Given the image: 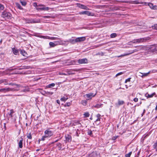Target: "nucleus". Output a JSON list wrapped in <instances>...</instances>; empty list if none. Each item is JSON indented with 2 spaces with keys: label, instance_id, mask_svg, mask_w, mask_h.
Returning <instances> with one entry per match:
<instances>
[{
  "label": "nucleus",
  "instance_id": "774afa93",
  "mask_svg": "<svg viewBox=\"0 0 157 157\" xmlns=\"http://www.w3.org/2000/svg\"><path fill=\"white\" fill-rule=\"evenodd\" d=\"M22 91L25 92V90H22Z\"/></svg>",
  "mask_w": 157,
  "mask_h": 157
},
{
  "label": "nucleus",
  "instance_id": "f257e3e1",
  "mask_svg": "<svg viewBox=\"0 0 157 157\" xmlns=\"http://www.w3.org/2000/svg\"><path fill=\"white\" fill-rule=\"evenodd\" d=\"M146 48V47L145 46H140L138 47V49H135L134 50H133L131 51H129V53H125L124 55H121L120 56H127L131 54H132V53L136 52L138 51L139 50H141L142 49L145 48ZM120 57V56H119Z\"/></svg>",
  "mask_w": 157,
  "mask_h": 157
},
{
  "label": "nucleus",
  "instance_id": "39448f33",
  "mask_svg": "<svg viewBox=\"0 0 157 157\" xmlns=\"http://www.w3.org/2000/svg\"><path fill=\"white\" fill-rule=\"evenodd\" d=\"M44 134L45 136L47 137H50L53 135V133L49 129L46 130L44 132Z\"/></svg>",
  "mask_w": 157,
  "mask_h": 157
},
{
  "label": "nucleus",
  "instance_id": "412c9836",
  "mask_svg": "<svg viewBox=\"0 0 157 157\" xmlns=\"http://www.w3.org/2000/svg\"><path fill=\"white\" fill-rule=\"evenodd\" d=\"M13 53L15 55H17L18 53V51L15 48H12V49Z\"/></svg>",
  "mask_w": 157,
  "mask_h": 157
},
{
  "label": "nucleus",
  "instance_id": "a18cd8bd",
  "mask_svg": "<svg viewBox=\"0 0 157 157\" xmlns=\"http://www.w3.org/2000/svg\"><path fill=\"white\" fill-rule=\"evenodd\" d=\"M123 74V72H119V73H117V74H116V77H117V76H118L119 75H122Z\"/></svg>",
  "mask_w": 157,
  "mask_h": 157
},
{
  "label": "nucleus",
  "instance_id": "4c0bfd02",
  "mask_svg": "<svg viewBox=\"0 0 157 157\" xmlns=\"http://www.w3.org/2000/svg\"><path fill=\"white\" fill-rule=\"evenodd\" d=\"M50 39L52 40H58L59 39V38L56 37H51L49 38Z\"/></svg>",
  "mask_w": 157,
  "mask_h": 157
},
{
  "label": "nucleus",
  "instance_id": "423d86ee",
  "mask_svg": "<svg viewBox=\"0 0 157 157\" xmlns=\"http://www.w3.org/2000/svg\"><path fill=\"white\" fill-rule=\"evenodd\" d=\"M78 63L80 64H86L88 63V60L86 58L79 59L78 61Z\"/></svg>",
  "mask_w": 157,
  "mask_h": 157
},
{
  "label": "nucleus",
  "instance_id": "7c9ffc66",
  "mask_svg": "<svg viewBox=\"0 0 157 157\" xmlns=\"http://www.w3.org/2000/svg\"><path fill=\"white\" fill-rule=\"evenodd\" d=\"M131 2H129V3H132V4H138L140 3L141 2H139L137 1H131Z\"/></svg>",
  "mask_w": 157,
  "mask_h": 157
},
{
  "label": "nucleus",
  "instance_id": "a878e982",
  "mask_svg": "<svg viewBox=\"0 0 157 157\" xmlns=\"http://www.w3.org/2000/svg\"><path fill=\"white\" fill-rule=\"evenodd\" d=\"M49 44L51 47H53L56 46L57 44H55L54 43L52 42H50L49 43Z\"/></svg>",
  "mask_w": 157,
  "mask_h": 157
},
{
  "label": "nucleus",
  "instance_id": "f8f14e48",
  "mask_svg": "<svg viewBox=\"0 0 157 157\" xmlns=\"http://www.w3.org/2000/svg\"><path fill=\"white\" fill-rule=\"evenodd\" d=\"M148 6H149L153 10H155L157 9V6H153V4L151 3H148Z\"/></svg>",
  "mask_w": 157,
  "mask_h": 157
},
{
  "label": "nucleus",
  "instance_id": "69168bd1",
  "mask_svg": "<svg viewBox=\"0 0 157 157\" xmlns=\"http://www.w3.org/2000/svg\"><path fill=\"white\" fill-rule=\"evenodd\" d=\"M72 61L74 63H75V60H73Z\"/></svg>",
  "mask_w": 157,
  "mask_h": 157
},
{
  "label": "nucleus",
  "instance_id": "bf43d9fd",
  "mask_svg": "<svg viewBox=\"0 0 157 157\" xmlns=\"http://www.w3.org/2000/svg\"><path fill=\"white\" fill-rule=\"evenodd\" d=\"M154 146L155 147H157V143H156V144H155Z\"/></svg>",
  "mask_w": 157,
  "mask_h": 157
},
{
  "label": "nucleus",
  "instance_id": "2f4dec72",
  "mask_svg": "<svg viewBox=\"0 0 157 157\" xmlns=\"http://www.w3.org/2000/svg\"><path fill=\"white\" fill-rule=\"evenodd\" d=\"M117 34L116 33H113L111 34L110 37L111 38H114L117 36Z\"/></svg>",
  "mask_w": 157,
  "mask_h": 157
},
{
  "label": "nucleus",
  "instance_id": "4be33fe9",
  "mask_svg": "<svg viewBox=\"0 0 157 157\" xmlns=\"http://www.w3.org/2000/svg\"><path fill=\"white\" fill-rule=\"evenodd\" d=\"M124 103V101H121L119 100L118 101V103L117 104H116L117 105L119 106L123 104Z\"/></svg>",
  "mask_w": 157,
  "mask_h": 157
},
{
  "label": "nucleus",
  "instance_id": "a211bd4d",
  "mask_svg": "<svg viewBox=\"0 0 157 157\" xmlns=\"http://www.w3.org/2000/svg\"><path fill=\"white\" fill-rule=\"evenodd\" d=\"M23 139L22 138H21L19 142H18L19 147L20 148H22L23 146Z\"/></svg>",
  "mask_w": 157,
  "mask_h": 157
},
{
  "label": "nucleus",
  "instance_id": "7ed1b4c3",
  "mask_svg": "<svg viewBox=\"0 0 157 157\" xmlns=\"http://www.w3.org/2000/svg\"><path fill=\"white\" fill-rule=\"evenodd\" d=\"M11 14L9 12L4 11L2 14V17L5 19H10L11 18Z\"/></svg>",
  "mask_w": 157,
  "mask_h": 157
},
{
  "label": "nucleus",
  "instance_id": "f704fd0d",
  "mask_svg": "<svg viewBox=\"0 0 157 157\" xmlns=\"http://www.w3.org/2000/svg\"><path fill=\"white\" fill-rule=\"evenodd\" d=\"M4 9V7L3 5L0 4V10H3Z\"/></svg>",
  "mask_w": 157,
  "mask_h": 157
},
{
  "label": "nucleus",
  "instance_id": "9b49d317",
  "mask_svg": "<svg viewBox=\"0 0 157 157\" xmlns=\"http://www.w3.org/2000/svg\"><path fill=\"white\" fill-rule=\"evenodd\" d=\"M96 95V94L94 95V94L93 93H90L86 94V96L87 98H88V100H89L91 99L92 97H94Z\"/></svg>",
  "mask_w": 157,
  "mask_h": 157
},
{
  "label": "nucleus",
  "instance_id": "e433bc0d",
  "mask_svg": "<svg viewBox=\"0 0 157 157\" xmlns=\"http://www.w3.org/2000/svg\"><path fill=\"white\" fill-rule=\"evenodd\" d=\"M27 137L29 139H32V137L31 135V133H29L27 134Z\"/></svg>",
  "mask_w": 157,
  "mask_h": 157
},
{
  "label": "nucleus",
  "instance_id": "c756f323",
  "mask_svg": "<svg viewBox=\"0 0 157 157\" xmlns=\"http://www.w3.org/2000/svg\"><path fill=\"white\" fill-rule=\"evenodd\" d=\"M68 98L67 97H64L63 98H61L60 100L61 101H65L66 100H67L68 99Z\"/></svg>",
  "mask_w": 157,
  "mask_h": 157
},
{
  "label": "nucleus",
  "instance_id": "b1692460",
  "mask_svg": "<svg viewBox=\"0 0 157 157\" xmlns=\"http://www.w3.org/2000/svg\"><path fill=\"white\" fill-rule=\"evenodd\" d=\"M16 6L19 9L22 10L23 8L21 7L20 4L18 2H16L15 3Z\"/></svg>",
  "mask_w": 157,
  "mask_h": 157
},
{
  "label": "nucleus",
  "instance_id": "37998d69",
  "mask_svg": "<svg viewBox=\"0 0 157 157\" xmlns=\"http://www.w3.org/2000/svg\"><path fill=\"white\" fill-rule=\"evenodd\" d=\"M42 17L44 18H49L51 17L50 16H43Z\"/></svg>",
  "mask_w": 157,
  "mask_h": 157
},
{
  "label": "nucleus",
  "instance_id": "052dcab7",
  "mask_svg": "<svg viewBox=\"0 0 157 157\" xmlns=\"http://www.w3.org/2000/svg\"><path fill=\"white\" fill-rule=\"evenodd\" d=\"M13 69H9L8 70L10 71H11Z\"/></svg>",
  "mask_w": 157,
  "mask_h": 157
},
{
  "label": "nucleus",
  "instance_id": "79ce46f5",
  "mask_svg": "<svg viewBox=\"0 0 157 157\" xmlns=\"http://www.w3.org/2000/svg\"><path fill=\"white\" fill-rule=\"evenodd\" d=\"M152 28L153 29L157 30V24L155 25L154 26H152Z\"/></svg>",
  "mask_w": 157,
  "mask_h": 157
},
{
  "label": "nucleus",
  "instance_id": "a19ab883",
  "mask_svg": "<svg viewBox=\"0 0 157 157\" xmlns=\"http://www.w3.org/2000/svg\"><path fill=\"white\" fill-rule=\"evenodd\" d=\"M84 115L86 117H88L89 116L90 114L88 113H84Z\"/></svg>",
  "mask_w": 157,
  "mask_h": 157
},
{
  "label": "nucleus",
  "instance_id": "4d7b16f0",
  "mask_svg": "<svg viewBox=\"0 0 157 157\" xmlns=\"http://www.w3.org/2000/svg\"><path fill=\"white\" fill-rule=\"evenodd\" d=\"M145 109H144V111H143V113H142V116L144 114V113H145Z\"/></svg>",
  "mask_w": 157,
  "mask_h": 157
},
{
  "label": "nucleus",
  "instance_id": "6ab92c4d",
  "mask_svg": "<svg viewBox=\"0 0 157 157\" xmlns=\"http://www.w3.org/2000/svg\"><path fill=\"white\" fill-rule=\"evenodd\" d=\"M9 85H11L12 86H16L14 88H16V89H18V90H19V88L20 87V86L19 85H18V84H15L12 83H10L9 84Z\"/></svg>",
  "mask_w": 157,
  "mask_h": 157
},
{
  "label": "nucleus",
  "instance_id": "6e6552de",
  "mask_svg": "<svg viewBox=\"0 0 157 157\" xmlns=\"http://www.w3.org/2000/svg\"><path fill=\"white\" fill-rule=\"evenodd\" d=\"M80 14H86L88 16H93L94 15V14L93 13H91L90 12L87 11H85L81 12L80 13Z\"/></svg>",
  "mask_w": 157,
  "mask_h": 157
},
{
  "label": "nucleus",
  "instance_id": "473e14b6",
  "mask_svg": "<svg viewBox=\"0 0 157 157\" xmlns=\"http://www.w3.org/2000/svg\"><path fill=\"white\" fill-rule=\"evenodd\" d=\"M20 2L23 6H25L26 5V3L25 1H21Z\"/></svg>",
  "mask_w": 157,
  "mask_h": 157
},
{
  "label": "nucleus",
  "instance_id": "f3484780",
  "mask_svg": "<svg viewBox=\"0 0 157 157\" xmlns=\"http://www.w3.org/2000/svg\"><path fill=\"white\" fill-rule=\"evenodd\" d=\"M156 45H153L151 46L150 48V51L152 52H156Z\"/></svg>",
  "mask_w": 157,
  "mask_h": 157
},
{
  "label": "nucleus",
  "instance_id": "c9c22d12",
  "mask_svg": "<svg viewBox=\"0 0 157 157\" xmlns=\"http://www.w3.org/2000/svg\"><path fill=\"white\" fill-rule=\"evenodd\" d=\"M87 101L85 100L84 101H82V103L83 105L85 106L86 105Z\"/></svg>",
  "mask_w": 157,
  "mask_h": 157
},
{
  "label": "nucleus",
  "instance_id": "20e7f679",
  "mask_svg": "<svg viewBox=\"0 0 157 157\" xmlns=\"http://www.w3.org/2000/svg\"><path fill=\"white\" fill-rule=\"evenodd\" d=\"M38 7H36V9L37 10H43L45 11H48L49 10V8L48 7H45L44 5L39 4L38 5Z\"/></svg>",
  "mask_w": 157,
  "mask_h": 157
},
{
  "label": "nucleus",
  "instance_id": "8fccbe9b",
  "mask_svg": "<svg viewBox=\"0 0 157 157\" xmlns=\"http://www.w3.org/2000/svg\"><path fill=\"white\" fill-rule=\"evenodd\" d=\"M141 4H143L145 6H147L148 5V3H147L146 2H141Z\"/></svg>",
  "mask_w": 157,
  "mask_h": 157
},
{
  "label": "nucleus",
  "instance_id": "0e129e2a",
  "mask_svg": "<svg viewBox=\"0 0 157 157\" xmlns=\"http://www.w3.org/2000/svg\"><path fill=\"white\" fill-rule=\"evenodd\" d=\"M155 110H157V105H156L155 108Z\"/></svg>",
  "mask_w": 157,
  "mask_h": 157
},
{
  "label": "nucleus",
  "instance_id": "c03bdc74",
  "mask_svg": "<svg viewBox=\"0 0 157 157\" xmlns=\"http://www.w3.org/2000/svg\"><path fill=\"white\" fill-rule=\"evenodd\" d=\"M132 44H133V40L131 41H129V42H128V45H132Z\"/></svg>",
  "mask_w": 157,
  "mask_h": 157
},
{
  "label": "nucleus",
  "instance_id": "2eb2a0df",
  "mask_svg": "<svg viewBox=\"0 0 157 157\" xmlns=\"http://www.w3.org/2000/svg\"><path fill=\"white\" fill-rule=\"evenodd\" d=\"M66 140L68 142H70L71 140V136L69 135H67L65 136Z\"/></svg>",
  "mask_w": 157,
  "mask_h": 157
},
{
  "label": "nucleus",
  "instance_id": "dca6fc26",
  "mask_svg": "<svg viewBox=\"0 0 157 157\" xmlns=\"http://www.w3.org/2000/svg\"><path fill=\"white\" fill-rule=\"evenodd\" d=\"M155 94V93H153L152 94L150 95L147 93H146L145 94V96L147 98H152L154 95Z\"/></svg>",
  "mask_w": 157,
  "mask_h": 157
},
{
  "label": "nucleus",
  "instance_id": "864d4df0",
  "mask_svg": "<svg viewBox=\"0 0 157 157\" xmlns=\"http://www.w3.org/2000/svg\"><path fill=\"white\" fill-rule=\"evenodd\" d=\"M133 100L135 102H137L138 101V98H135Z\"/></svg>",
  "mask_w": 157,
  "mask_h": 157
},
{
  "label": "nucleus",
  "instance_id": "f03ea898",
  "mask_svg": "<svg viewBox=\"0 0 157 157\" xmlns=\"http://www.w3.org/2000/svg\"><path fill=\"white\" fill-rule=\"evenodd\" d=\"M18 90L17 89L15 88H4L0 89V92L6 93L9 91H15Z\"/></svg>",
  "mask_w": 157,
  "mask_h": 157
},
{
  "label": "nucleus",
  "instance_id": "49530a36",
  "mask_svg": "<svg viewBox=\"0 0 157 157\" xmlns=\"http://www.w3.org/2000/svg\"><path fill=\"white\" fill-rule=\"evenodd\" d=\"M4 80H6V81H5V82H4V85H9V84L8 82H7V80L6 79H5Z\"/></svg>",
  "mask_w": 157,
  "mask_h": 157
},
{
  "label": "nucleus",
  "instance_id": "e2e57ef3",
  "mask_svg": "<svg viewBox=\"0 0 157 157\" xmlns=\"http://www.w3.org/2000/svg\"><path fill=\"white\" fill-rule=\"evenodd\" d=\"M156 52H157V45H156Z\"/></svg>",
  "mask_w": 157,
  "mask_h": 157
},
{
  "label": "nucleus",
  "instance_id": "393cba45",
  "mask_svg": "<svg viewBox=\"0 0 157 157\" xmlns=\"http://www.w3.org/2000/svg\"><path fill=\"white\" fill-rule=\"evenodd\" d=\"M102 105V104L100 103V104H97L96 105H95L93 107L97 108H99L100 107H101Z\"/></svg>",
  "mask_w": 157,
  "mask_h": 157
},
{
  "label": "nucleus",
  "instance_id": "9d476101",
  "mask_svg": "<svg viewBox=\"0 0 157 157\" xmlns=\"http://www.w3.org/2000/svg\"><path fill=\"white\" fill-rule=\"evenodd\" d=\"M40 20H35L33 19H31L30 20H28L27 22L28 23H38L40 22Z\"/></svg>",
  "mask_w": 157,
  "mask_h": 157
},
{
  "label": "nucleus",
  "instance_id": "de8ad7c7",
  "mask_svg": "<svg viewBox=\"0 0 157 157\" xmlns=\"http://www.w3.org/2000/svg\"><path fill=\"white\" fill-rule=\"evenodd\" d=\"M33 6H34L35 7H38V5H37V3L36 2H34L33 3Z\"/></svg>",
  "mask_w": 157,
  "mask_h": 157
},
{
  "label": "nucleus",
  "instance_id": "1a4fd4ad",
  "mask_svg": "<svg viewBox=\"0 0 157 157\" xmlns=\"http://www.w3.org/2000/svg\"><path fill=\"white\" fill-rule=\"evenodd\" d=\"M86 40V37L84 36L77 37L75 39L76 42H81L84 41Z\"/></svg>",
  "mask_w": 157,
  "mask_h": 157
},
{
  "label": "nucleus",
  "instance_id": "c85d7f7f",
  "mask_svg": "<svg viewBox=\"0 0 157 157\" xmlns=\"http://www.w3.org/2000/svg\"><path fill=\"white\" fill-rule=\"evenodd\" d=\"M10 113L9 114V115L10 117H13V114L14 113V112L13 110V109L10 110Z\"/></svg>",
  "mask_w": 157,
  "mask_h": 157
},
{
  "label": "nucleus",
  "instance_id": "3c124183",
  "mask_svg": "<svg viewBox=\"0 0 157 157\" xmlns=\"http://www.w3.org/2000/svg\"><path fill=\"white\" fill-rule=\"evenodd\" d=\"M5 81H6L5 80L2 79L0 80V84H1L2 83H4L5 82Z\"/></svg>",
  "mask_w": 157,
  "mask_h": 157
},
{
  "label": "nucleus",
  "instance_id": "6e6d98bb",
  "mask_svg": "<svg viewBox=\"0 0 157 157\" xmlns=\"http://www.w3.org/2000/svg\"><path fill=\"white\" fill-rule=\"evenodd\" d=\"M97 153L96 152H93V153H92L91 154V155H95Z\"/></svg>",
  "mask_w": 157,
  "mask_h": 157
},
{
  "label": "nucleus",
  "instance_id": "58836bf2",
  "mask_svg": "<svg viewBox=\"0 0 157 157\" xmlns=\"http://www.w3.org/2000/svg\"><path fill=\"white\" fill-rule=\"evenodd\" d=\"M20 52L24 56H25V54H26V53L25 52V51H24L23 52L22 50H20Z\"/></svg>",
  "mask_w": 157,
  "mask_h": 157
},
{
  "label": "nucleus",
  "instance_id": "ddd939ff",
  "mask_svg": "<svg viewBox=\"0 0 157 157\" xmlns=\"http://www.w3.org/2000/svg\"><path fill=\"white\" fill-rule=\"evenodd\" d=\"M150 72H149L148 73H142L141 72H140V75H139V76L141 77L142 78H144V77L147 76H148V74L150 73Z\"/></svg>",
  "mask_w": 157,
  "mask_h": 157
},
{
  "label": "nucleus",
  "instance_id": "ea45409f",
  "mask_svg": "<svg viewBox=\"0 0 157 157\" xmlns=\"http://www.w3.org/2000/svg\"><path fill=\"white\" fill-rule=\"evenodd\" d=\"M88 134L89 135H91L92 134V131L90 130H88Z\"/></svg>",
  "mask_w": 157,
  "mask_h": 157
},
{
  "label": "nucleus",
  "instance_id": "09e8293b",
  "mask_svg": "<svg viewBox=\"0 0 157 157\" xmlns=\"http://www.w3.org/2000/svg\"><path fill=\"white\" fill-rule=\"evenodd\" d=\"M131 78H128L127 79H126L125 81V83H127L128 82H129L130 81Z\"/></svg>",
  "mask_w": 157,
  "mask_h": 157
},
{
  "label": "nucleus",
  "instance_id": "bb28decb",
  "mask_svg": "<svg viewBox=\"0 0 157 157\" xmlns=\"http://www.w3.org/2000/svg\"><path fill=\"white\" fill-rule=\"evenodd\" d=\"M55 86V84L54 83H52L48 85L46 87L48 88H51L52 87H54Z\"/></svg>",
  "mask_w": 157,
  "mask_h": 157
},
{
  "label": "nucleus",
  "instance_id": "aec40b11",
  "mask_svg": "<svg viewBox=\"0 0 157 157\" xmlns=\"http://www.w3.org/2000/svg\"><path fill=\"white\" fill-rule=\"evenodd\" d=\"M79 7L81 9H83L84 10H88V9L87 6L82 5H80Z\"/></svg>",
  "mask_w": 157,
  "mask_h": 157
},
{
  "label": "nucleus",
  "instance_id": "72a5a7b5",
  "mask_svg": "<svg viewBox=\"0 0 157 157\" xmlns=\"http://www.w3.org/2000/svg\"><path fill=\"white\" fill-rule=\"evenodd\" d=\"M132 152L131 151L129 152L128 154H126L125 155V157H130L131 154H132Z\"/></svg>",
  "mask_w": 157,
  "mask_h": 157
},
{
  "label": "nucleus",
  "instance_id": "603ef678",
  "mask_svg": "<svg viewBox=\"0 0 157 157\" xmlns=\"http://www.w3.org/2000/svg\"><path fill=\"white\" fill-rule=\"evenodd\" d=\"M47 137L45 136V135L44 136L42 137L41 138V140H45V138H47Z\"/></svg>",
  "mask_w": 157,
  "mask_h": 157
},
{
  "label": "nucleus",
  "instance_id": "13d9d810",
  "mask_svg": "<svg viewBox=\"0 0 157 157\" xmlns=\"http://www.w3.org/2000/svg\"><path fill=\"white\" fill-rule=\"evenodd\" d=\"M56 101H57V103H58L59 104H60V101L59 100H57Z\"/></svg>",
  "mask_w": 157,
  "mask_h": 157
},
{
  "label": "nucleus",
  "instance_id": "0eeeda50",
  "mask_svg": "<svg viewBox=\"0 0 157 157\" xmlns=\"http://www.w3.org/2000/svg\"><path fill=\"white\" fill-rule=\"evenodd\" d=\"M144 38H140L137 39H135L133 40V43L134 44H138L140 43H142L145 40Z\"/></svg>",
  "mask_w": 157,
  "mask_h": 157
},
{
  "label": "nucleus",
  "instance_id": "cd10ccee",
  "mask_svg": "<svg viewBox=\"0 0 157 157\" xmlns=\"http://www.w3.org/2000/svg\"><path fill=\"white\" fill-rule=\"evenodd\" d=\"M45 94H46V96L47 95H51L53 94V93L52 92H46L44 91Z\"/></svg>",
  "mask_w": 157,
  "mask_h": 157
},
{
  "label": "nucleus",
  "instance_id": "5701e85b",
  "mask_svg": "<svg viewBox=\"0 0 157 157\" xmlns=\"http://www.w3.org/2000/svg\"><path fill=\"white\" fill-rule=\"evenodd\" d=\"M96 117H97V119L95 120V122H96L98 121H100L101 119V115L100 114H98L96 115Z\"/></svg>",
  "mask_w": 157,
  "mask_h": 157
},
{
  "label": "nucleus",
  "instance_id": "5fc2aeb1",
  "mask_svg": "<svg viewBox=\"0 0 157 157\" xmlns=\"http://www.w3.org/2000/svg\"><path fill=\"white\" fill-rule=\"evenodd\" d=\"M71 105V103L70 102H68V103H67V106H69L70 105ZM66 105H65L66 106Z\"/></svg>",
  "mask_w": 157,
  "mask_h": 157
},
{
  "label": "nucleus",
  "instance_id": "338daca9",
  "mask_svg": "<svg viewBox=\"0 0 157 157\" xmlns=\"http://www.w3.org/2000/svg\"><path fill=\"white\" fill-rule=\"evenodd\" d=\"M39 151V149H37L36 150V151Z\"/></svg>",
  "mask_w": 157,
  "mask_h": 157
},
{
  "label": "nucleus",
  "instance_id": "680f3d73",
  "mask_svg": "<svg viewBox=\"0 0 157 157\" xmlns=\"http://www.w3.org/2000/svg\"><path fill=\"white\" fill-rule=\"evenodd\" d=\"M117 138V137H114L113 139V140H115V139H116Z\"/></svg>",
  "mask_w": 157,
  "mask_h": 157
},
{
  "label": "nucleus",
  "instance_id": "4468645a",
  "mask_svg": "<svg viewBox=\"0 0 157 157\" xmlns=\"http://www.w3.org/2000/svg\"><path fill=\"white\" fill-rule=\"evenodd\" d=\"M66 42H70L72 44H75L76 43V41H75V39H70L65 41Z\"/></svg>",
  "mask_w": 157,
  "mask_h": 157
}]
</instances>
